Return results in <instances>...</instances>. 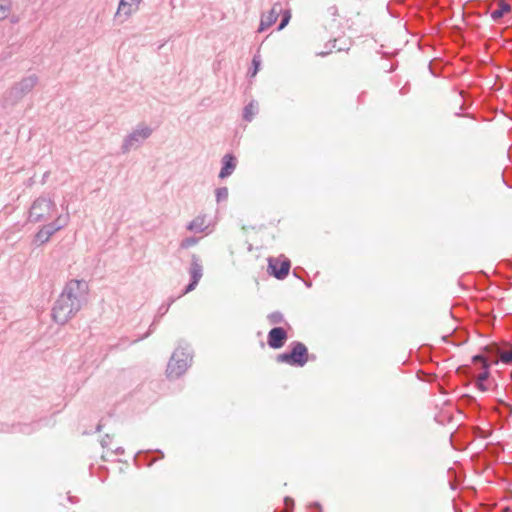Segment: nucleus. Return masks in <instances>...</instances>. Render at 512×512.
Wrapping results in <instances>:
<instances>
[{
	"label": "nucleus",
	"instance_id": "obj_35",
	"mask_svg": "<svg viewBox=\"0 0 512 512\" xmlns=\"http://www.w3.org/2000/svg\"><path fill=\"white\" fill-rule=\"evenodd\" d=\"M457 374L459 375H462V374H468V373H471V368L469 365H461L457 368L456 370Z\"/></svg>",
	"mask_w": 512,
	"mask_h": 512
},
{
	"label": "nucleus",
	"instance_id": "obj_19",
	"mask_svg": "<svg viewBox=\"0 0 512 512\" xmlns=\"http://www.w3.org/2000/svg\"><path fill=\"white\" fill-rule=\"evenodd\" d=\"M186 228L192 232H203L206 229L205 216H197L187 224Z\"/></svg>",
	"mask_w": 512,
	"mask_h": 512
},
{
	"label": "nucleus",
	"instance_id": "obj_57",
	"mask_svg": "<svg viewBox=\"0 0 512 512\" xmlns=\"http://www.w3.org/2000/svg\"><path fill=\"white\" fill-rule=\"evenodd\" d=\"M274 512H278V511H277V509H276V510H274Z\"/></svg>",
	"mask_w": 512,
	"mask_h": 512
},
{
	"label": "nucleus",
	"instance_id": "obj_51",
	"mask_svg": "<svg viewBox=\"0 0 512 512\" xmlns=\"http://www.w3.org/2000/svg\"><path fill=\"white\" fill-rule=\"evenodd\" d=\"M505 512H512V508H510V507H506V508H505Z\"/></svg>",
	"mask_w": 512,
	"mask_h": 512
},
{
	"label": "nucleus",
	"instance_id": "obj_28",
	"mask_svg": "<svg viewBox=\"0 0 512 512\" xmlns=\"http://www.w3.org/2000/svg\"><path fill=\"white\" fill-rule=\"evenodd\" d=\"M69 221V214L67 213L65 216H58L55 221L51 222L52 226H59V230L63 229Z\"/></svg>",
	"mask_w": 512,
	"mask_h": 512
},
{
	"label": "nucleus",
	"instance_id": "obj_38",
	"mask_svg": "<svg viewBox=\"0 0 512 512\" xmlns=\"http://www.w3.org/2000/svg\"><path fill=\"white\" fill-rule=\"evenodd\" d=\"M476 387H477L480 391H483V392H485V391H487V390H488V388H487V386L485 385V382H484V381L477 380V381H476Z\"/></svg>",
	"mask_w": 512,
	"mask_h": 512
},
{
	"label": "nucleus",
	"instance_id": "obj_26",
	"mask_svg": "<svg viewBox=\"0 0 512 512\" xmlns=\"http://www.w3.org/2000/svg\"><path fill=\"white\" fill-rule=\"evenodd\" d=\"M216 201L218 203L226 201L228 199V188L219 187L215 190Z\"/></svg>",
	"mask_w": 512,
	"mask_h": 512
},
{
	"label": "nucleus",
	"instance_id": "obj_25",
	"mask_svg": "<svg viewBox=\"0 0 512 512\" xmlns=\"http://www.w3.org/2000/svg\"><path fill=\"white\" fill-rule=\"evenodd\" d=\"M500 360L504 364H512V344L509 345L507 350L500 352Z\"/></svg>",
	"mask_w": 512,
	"mask_h": 512
},
{
	"label": "nucleus",
	"instance_id": "obj_13",
	"mask_svg": "<svg viewBox=\"0 0 512 512\" xmlns=\"http://www.w3.org/2000/svg\"><path fill=\"white\" fill-rule=\"evenodd\" d=\"M38 77L35 74L29 75L27 77L22 78L20 81L14 83L22 96L27 95L38 83Z\"/></svg>",
	"mask_w": 512,
	"mask_h": 512
},
{
	"label": "nucleus",
	"instance_id": "obj_56",
	"mask_svg": "<svg viewBox=\"0 0 512 512\" xmlns=\"http://www.w3.org/2000/svg\"><path fill=\"white\" fill-rule=\"evenodd\" d=\"M465 109V105L462 104L461 107H460V110H464Z\"/></svg>",
	"mask_w": 512,
	"mask_h": 512
},
{
	"label": "nucleus",
	"instance_id": "obj_10",
	"mask_svg": "<svg viewBox=\"0 0 512 512\" xmlns=\"http://www.w3.org/2000/svg\"><path fill=\"white\" fill-rule=\"evenodd\" d=\"M221 164L222 166L218 177L220 179H225L229 177L236 169L237 159L232 153H227L223 156Z\"/></svg>",
	"mask_w": 512,
	"mask_h": 512
},
{
	"label": "nucleus",
	"instance_id": "obj_52",
	"mask_svg": "<svg viewBox=\"0 0 512 512\" xmlns=\"http://www.w3.org/2000/svg\"><path fill=\"white\" fill-rule=\"evenodd\" d=\"M17 21H18V19H17V18H15V17H13V18L11 19V22H12V23H16Z\"/></svg>",
	"mask_w": 512,
	"mask_h": 512
},
{
	"label": "nucleus",
	"instance_id": "obj_50",
	"mask_svg": "<svg viewBox=\"0 0 512 512\" xmlns=\"http://www.w3.org/2000/svg\"><path fill=\"white\" fill-rule=\"evenodd\" d=\"M450 488H451L452 490H455V489H456L455 484H454V483H452V482H450Z\"/></svg>",
	"mask_w": 512,
	"mask_h": 512
},
{
	"label": "nucleus",
	"instance_id": "obj_55",
	"mask_svg": "<svg viewBox=\"0 0 512 512\" xmlns=\"http://www.w3.org/2000/svg\"><path fill=\"white\" fill-rule=\"evenodd\" d=\"M455 116L460 117V116H462V114H461V112H456V113H455Z\"/></svg>",
	"mask_w": 512,
	"mask_h": 512
},
{
	"label": "nucleus",
	"instance_id": "obj_8",
	"mask_svg": "<svg viewBox=\"0 0 512 512\" xmlns=\"http://www.w3.org/2000/svg\"><path fill=\"white\" fill-rule=\"evenodd\" d=\"M288 340V333L284 327L275 326L267 334V344L271 349L282 348Z\"/></svg>",
	"mask_w": 512,
	"mask_h": 512
},
{
	"label": "nucleus",
	"instance_id": "obj_36",
	"mask_svg": "<svg viewBox=\"0 0 512 512\" xmlns=\"http://www.w3.org/2000/svg\"><path fill=\"white\" fill-rule=\"evenodd\" d=\"M304 273H306V271L301 267H296L293 270V275L298 279H302V274Z\"/></svg>",
	"mask_w": 512,
	"mask_h": 512
},
{
	"label": "nucleus",
	"instance_id": "obj_16",
	"mask_svg": "<svg viewBox=\"0 0 512 512\" xmlns=\"http://www.w3.org/2000/svg\"><path fill=\"white\" fill-rule=\"evenodd\" d=\"M441 340L445 343H451L455 346H459L461 344L466 343L467 341V334L465 332L458 333L457 331H454L451 334L443 335L441 337Z\"/></svg>",
	"mask_w": 512,
	"mask_h": 512
},
{
	"label": "nucleus",
	"instance_id": "obj_53",
	"mask_svg": "<svg viewBox=\"0 0 512 512\" xmlns=\"http://www.w3.org/2000/svg\"><path fill=\"white\" fill-rule=\"evenodd\" d=\"M318 55H320V56H326V55H327V52H320V53H318Z\"/></svg>",
	"mask_w": 512,
	"mask_h": 512
},
{
	"label": "nucleus",
	"instance_id": "obj_30",
	"mask_svg": "<svg viewBox=\"0 0 512 512\" xmlns=\"http://www.w3.org/2000/svg\"><path fill=\"white\" fill-rule=\"evenodd\" d=\"M175 300H176V298L170 297L167 304H162L159 307V309H158V316L162 317L163 315H165L168 312L170 306L172 305V303H174Z\"/></svg>",
	"mask_w": 512,
	"mask_h": 512
},
{
	"label": "nucleus",
	"instance_id": "obj_21",
	"mask_svg": "<svg viewBox=\"0 0 512 512\" xmlns=\"http://www.w3.org/2000/svg\"><path fill=\"white\" fill-rule=\"evenodd\" d=\"M256 112H257V104L255 105L254 102L252 101L244 107L243 119L247 122L252 121Z\"/></svg>",
	"mask_w": 512,
	"mask_h": 512
},
{
	"label": "nucleus",
	"instance_id": "obj_45",
	"mask_svg": "<svg viewBox=\"0 0 512 512\" xmlns=\"http://www.w3.org/2000/svg\"><path fill=\"white\" fill-rule=\"evenodd\" d=\"M48 176H49V172L48 171L43 174V177H42V180H41L42 184H44L46 182Z\"/></svg>",
	"mask_w": 512,
	"mask_h": 512
},
{
	"label": "nucleus",
	"instance_id": "obj_54",
	"mask_svg": "<svg viewBox=\"0 0 512 512\" xmlns=\"http://www.w3.org/2000/svg\"><path fill=\"white\" fill-rule=\"evenodd\" d=\"M459 94H460V96H461L462 98H464V97H465V96H464V91H460V92H459Z\"/></svg>",
	"mask_w": 512,
	"mask_h": 512
},
{
	"label": "nucleus",
	"instance_id": "obj_1",
	"mask_svg": "<svg viewBox=\"0 0 512 512\" xmlns=\"http://www.w3.org/2000/svg\"><path fill=\"white\" fill-rule=\"evenodd\" d=\"M88 282L84 279L68 281L53 304L51 316L55 323L66 324L73 318L87 301Z\"/></svg>",
	"mask_w": 512,
	"mask_h": 512
},
{
	"label": "nucleus",
	"instance_id": "obj_22",
	"mask_svg": "<svg viewBox=\"0 0 512 512\" xmlns=\"http://www.w3.org/2000/svg\"><path fill=\"white\" fill-rule=\"evenodd\" d=\"M36 424H16L12 426V432L31 434L35 430Z\"/></svg>",
	"mask_w": 512,
	"mask_h": 512
},
{
	"label": "nucleus",
	"instance_id": "obj_48",
	"mask_svg": "<svg viewBox=\"0 0 512 512\" xmlns=\"http://www.w3.org/2000/svg\"><path fill=\"white\" fill-rule=\"evenodd\" d=\"M115 453L120 455V454H123L124 453V449L122 447H118L116 450H115Z\"/></svg>",
	"mask_w": 512,
	"mask_h": 512
},
{
	"label": "nucleus",
	"instance_id": "obj_9",
	"mask_svg": "<svg viewBox=\"0 0 512 512\" xmlns=\"http://www.w3.org/2000/svg\"><path fill=\"white\" fill-rule=\"evenodd\" d=\"M23 98L17 86L13 84L3 93L1 105L4 108L11 107L19 103Z\"/></svg>",
	"mask_w": 512,
	"mask_h": 512
},
{
	"label": "nucleus",
	"instance_id": "obj_31",
	"mask_svg": "<svg viewBox=\"0 0 512 512\" xmlns=\"http://www.w3.org/2000/svg\"><path fill=\"white\" fill-rule=\"evenodd\" d=\"M490 366H491V364H484V366L481 367L482 368V372L478 376L477 380L485 382L489 378V376H490Z\"/></svg>",
	"mask_w": 512,
	"mask_h": 512
},
{
	"label": "nucleus",
	"instance_id": "obj_4",
	"mask_svg": "<svg viewBox=\"0 0 512 512\" xmlns=\"http://www.w3.org/2000/svg\"><path fill=\"white\" fill-rule=\"evenodd\" d=\"M152 132L151 127L144 124L138 125L124 138L121 146L122 153L126 154L131 149L140 147L152 135Z\"/></svg>",
	"mask_w": 512,
	"mask_h": 512
},
{
	"label": "nucleus",
	"instance_id": "obj_47",
	"mask_svg": "<svg viewBox=\"0 0 512 512\" xmlns=\"http://www.w3.org/2000/svg\"><path fill=\"white\" fill-rule=\"evenodd\" d=\"M103 428V424L101 422L98 423V425L96 426V429H95V432H100Z\"/></svg>",
	"mask_w": 512,
	"mask_h": 512
},
{
	"label": "nucleus",
	"instance_id": "obj_39",
	"mask_svg": "<svg viewBox=\"0 0 512 512\" xmlns=\"http://www.w3.org/2000/svg\"><path fill=\"white\" fill-rule=\"evenodd\" d=\"M309 508L311 510H316L317 512H322V507L319 502H313L310 504Z\"/></svg>",
	"mask_w": 512,
	"mask_h": 512
},
{
	"label": "nucleus",
	"instance_id": "obj_2",
	"mask_svg": "<svg viewBox=\"0 0 512 512\" xmlns=\"http://www.w3.org/2000/svg\"><path fill=\"white\" fill-rule=\"evenodd\" d=\"M193 361V351L184 340L178 342V346L172 353L166 368V376L168 379H178L191 366Z\"/></svg>",
	"mask_w": 512,
	"mask_h": 512
},
{
	"label": "nucleus",
	"instance_id": "obj_12",
	"mask_svg": "<svg viewBox=\"0 0 512 512\" xmlns=\"http://www.w3.org/2000/svg\"><path fill=\"white\" fill-rule=\"evenodd\" d=\"M57 231H59V226H52L51 224L43 225L38 232L34 236V243L37 245L45 244L49 241L51 236H53Z\"/></svg>",
	"mask_w": 512,
	"mask_h": 512
},
{
	"label": "nucleus",
	"instance_id": "obj_40",
	"mask_svg": "<svg viewBox=\"0 0 512 512\" xmlns=\"http://www.w3.org/2000/svg\"><path fill=\"white\" fill-rule=\"evenodd\" d=\"M429 70H430L432 75H434V76H438L439 75L438 71H436V69L434 67V60L430 61V63H429Z\"/></svg>",
	"mask_w": 512,
	"mask_h": 512
},
{
	"label": "nucleus",
	"instance_id": "obj_37",
	"mask_svg": "<svg viewBox=\"0 0 512 512\" xmlns=\"http://www.w3.org/2000/svg\"><path fill=\"white\" fill-rule=\"evenodd\" d=\"M110 442H111V437H110V435H109V434L104 435V436L102 437L101 441H100L101 446H102L103 448L108 447V445L110 444Z\"/></svg>",
	"mask_w": 512,
	"mask_h": 512
},
{
	"label": "nucleus",
	"instance_id": "obj_46",
	"mask_svg": "<svg viewBox=\"0 0 512 512\" xmlns=\"http://www.w3.org/2000/svg\"><path fill=\"white\" fill-rule=\"evenodd\" d=\"M303 282H304V284H305V286L307 288H311L312 287V282L310 280H303Z\"/></svg>",
	"mask_w": 512,
	"mask_h": 512
},
{
	"label": "nucleus",
	"instance_id": "obj_44",
	"mask_svg": "<svg viewBox=\"0 0 512 512\" xmlns=\"http://www.w3.org/2000/svg\"><path fill=\"white\" fill-rule=\"evenodd\" d=\"M424 376H425V373L423 371L420 370V371L417 372V378L418 379H420L422 381H425Z\"/></svg>",
	"mask_w": 512,
	"mask_h": 512
},
{
	"label": "nucleus",
	"instance_id": "obj_18",
	"mask_svg": "<svg viewBox=\"0 0 512 512\" xmlns=\"http://www.w3.org/2000/svg\"><path fill=\"white\" fill-rule=\"evenodd\" d=\"M449 441L451 446L455 450H464L467 447L468 442L462 439V433L460 431L454 432L450 435Z\"/></svg>",
	"mask_w": 512,
	"mask_h": 512
},
{
	"label": "nucleus",
	"instance_id": "obj_15",
	"mask_svg": "<svg viewBox=\"0 0 512 512\" xmlns=\"http://www.w3.org/2000/svg\"><path fill=\"white\" fill-rule=\"evenodd\" d=\"M511 10L512 7L506 0H498V8L490 13V17L494 22H499Z\"/></svg>",
	"mask_w": 512,
	"mask_h": 512
},
{
	"label": "nucleus",
	"instance_id": "obj_5",
	"mask_svg": "<svg viewBox=\"0 0 512 512\" xmlns=\"http://www.w3.org/2000/svg\"><path fill=\"white\" fill-rule=\"evenodd\" d=\"M55 208L56 204L51 198L40 196L31 205L29 221L33 223L44 221Z\"/></svg>",
	"mask_w": 512,
	"mask_h": 512
},
{
	"label": "nucleus",
	"instance_id": "obj_6",
	"mask_svg": "<svg viewBox=\"0 0 512 512\" xmlns=\"http://www.w3.org/2000/svg\"><path fill=\"white\" fill-rule=\"evenodd\" d=\"M291 261L281 255L280 257H269L267 271L269 275L275 277L278 280L285 279L290 271Z\"/></svg>",
	"mask_w": 512,
	"mask_h": 512
},
{
	"label": "nucleus",
	"instance_id": "obj_33",
	"mask_svg": "<svg viewBox=\"0 0 512 512\" xmlns=\"http://www.w3.org/2000/svg\"><path fill=\"white\" fill-rule=\"evenodd\" d=\"M284 505H285V508H286L285 512H292V510L294 508V500L291 497L286 496L284 498Z\"/></svg>",
	"mask_w": 512,
	"mask_h": 512
},
{
	"label": "nucleus",
	"instance_id": "obj_42",
	"mask_svg": "<svg viewBox=\"0 0 512 512\" xmlns=\"http://www.w3.org/2000/svg\"><path fill=\"white\" fill-rule=\"evenodd\" d=\"M328 11L330 12V14L332 16H337V14H338V9L335 5L329 7Z\"/></svg>",
	"mask_w": 512,
	"mask_h": 512
},
{
	"label": "nucleus",
	"instance_id": "obj_41",
	"mask_svg": "<svg viewBox=\"0 0 512 512\" xmlns=\"http://www.w3.org/2000/svg\"><path fill=\"white\" fill-rule=\"evenodd\" d=\"M463 398L467 400L468 404L476 403V399L470 395L465 394Z\"/></svg>",
	"mask_w": 512,
	"mask_h": 512
},
{
	"label": "nucleus",
	"instance_id": "obj_27",
	"mask_svg": "<svg viewBox=\"0 0 512 512\" xmlns=\"http://www.w3.org/2000/svg\"><path fill=\"white\" fill-rule=\"evenodd\" d=\"M198 241H199V238H197V237H194V236L186 237L181 241L180 248L188 249V248L196 245L198 243Z\"/></svg>",
	"mask_w": 512,
	"mask_h": 512
},
{
	"label": "nucleus",
	"instance_id": "obj_17",
	"mask_svg": "<svg viewBox=\"0 0 512 512\" xmlns=\"http://www.w3.org/2000/svg\"><path fill=\"white\" fill-rule=\"evenodd\" d=\"M142 454V452H138L137 456ZM144 457V465L151 466L154 462H156L158 459L164 458V453L161 450H148L146 452H143Z\"/></svg>",
	"mask_w": 512,
	"mask_h": 512
},
{
	"label": "nucleus",
	"instance_id": "obj_32",
	"mask_svg": "<svg viewBox=\"0 0 512 512\" xmlns=\"http://www.w3.org/2000/svg\"><path fill=\"white\" fill-rule=\"evenodd\" d=\"M472 362L474 364H481V367L484 366V364H491V362L483 355V354H476L472 357Z\"/></svg>",
	"mask_w": 512,
	"mask_h": 512
},
{
	"label": "nucleus",
	"instance_id": "obj_11",
	"mask_svg": "<svg viewBox=\"0 0 512 512\" xmlns=\"http://www.w3.org/2000/svg\"><path fill=\"white\" fill-rule=\"evenodd\" d=\"M280 12H282L281 7L277 8V5H274L267 14H263L257 32L261 33L272 26L277 21Z\"/></svg>",
	"mask_w": 512,
	"mask_h": 512
},
{
	"label": "nucleus",
	"instance_id": "obj_20",
	"mask_svg": "<svg viewBox=\"0 0 512 512\" xmlns=\"http://www.w3.org/2000/svg\"><path fill=\"white\" fill-rule=\"evenodd\" d=\"M267 320L271 325H277L285 322V324L290 328V325L285 321L284 315L280 311H273L267 315Z\"/></svg>",
	"mask_w": 512,
	"mask_h": 512
},
{
	"label": "nucleus",
	"instance_id": "obj_3",
	"mask_svg": "<svg viewBox=\"0 0 512 512\" xmlns=\"http://www.w3.org/2000/svg\"><path fill=\"white\" fill-rule=\"evenodd\" d=\"M288 348V351L276 356V362L285 363L292 367H303L309 359H315V355L309 356L308 348L300 341H292Z\"/></svg>",
	"mask_w": 512,
	"mask_h": 512
},
{
	"label": "nucleus",
	"instance_id": "obj_24",
	"mask_svg": "<svg viewBox=\"0 0 512 512\" xmlns=\"http://www.w3.org/2000/svg\"><path fill=\"white\" fill-rule=\"evenodd\" d=\"M11 9V0H0V21L5 19Z\"/></svg>",
	"mask_w": 512,
	"mask_h": 512
},
{
	"label": "nucleus",
	"instance_id": "obj_14",
	"mask_svg": "<svg viewBox=\"0 0 512 512\" xmlns=\"http://www.w3.org/2000/svg\"><path fill=\"white\" fill-rule=\"evenodd\" d=\"M133 4L126 0H120L118 9L115 14L116 19H120V22H124L134 12Z\"/></svg>",
	"mask_w": 512,
	"mask_h": 512
},
{
	"label": "nucleus",
	"instance_id": "obj_43",
	"mask_svg": "<svg viewBox=\"0 0 512 512\" xmlns=\"http://www.w3.org/2000/svg\"><path fill=\"white\" fill-rule=\"evenodd\" d=\"M68 500H69L72 504H76V503H78V502H79V499H78V497H76V496H69V497H68Z\"/></svg>",
	"mask_w": 512,
	"mask_h": 512
},
{
	"label": "nucleus",
	"instance_id": "obj_49",
	"mask_svg": "<svg viewBox=\"0 0 512 512\" xmlns=\"http://www.w3.org/2000/svg\"><path fill=\"white\" fill-rule=\"evenodd\" d=\"M394 70H395V66H394V65H391V66L386 70V72L391 73V72H393Z\"/></svg>",
	"mask_w": 512,
	"mask_h": 512
},
{
	"label": "nucleus",
	"instance_id": "obj_23",
	"mask_svg": "<svg viewBox=\"0 0 512 512\" xmlns=\"http://www.w3.org/2000/svg\"><path fill=\"white\" fill-rule=\"evenodd\" d=\"M260 65H261L260 56L254 55L253 59H252V65L248 70V76L254 77L258 73V71L260 69Z\"/></svg>",
	"mask_w": 512,
	"mask_h": 512
},
{
	"label": "nucleus",
	"instance_id": "obj_29",
	"mask_svg": "<svg viewBox=\"0 0 512 512\" xmlns=\"http://www.w3.org/2000/svg\"><path fill=\"white\" fill-rule=\"evenodd\" d=\"M290 19H291L290 11L289 10L284 11L282 13L281 21H280V23L277 26V30L281 31L282 29H284L288 25Z\"/></svg>",
	"mask_w": 512,
	"mask_h": 512
},
{
	"label": "nucleus",
	"instance_id": "obj_34",
	"mask_svg": "<svg viewBox=\"0 0 512 512\" xmlns=\"http://www.w3.org/2000/svg\"><path fill=\"white\" fill-rule=\"evenodd\" d=\"M156 322H157V318H155L154 321L152 322V324L150 325L148 332L146 334H144L142 337L134 340L133 342L135 343V342H138L140 340L147 338L153 332Z\"/></svg>",
	"mask_w": 512,
	"mask_h": 512
},
{
	"label": "nucleus",
	"instance_id": "obj_7",
	"mask_svg": "<svg viewBox=\"0 0 512 512\" xmlns=\"http://www.w3.org/2000/svg\"><path fill=\"white\" fill-rule=\"evenodd\" d=\"M189 274L190 280L189 283L185 286L183 294H187L193 291L203 276V265L199 256H197L196 254L191 255Z\"/></svg>",
	"mask_w": 512,
	"mask_h": 512
}]
</instances>
